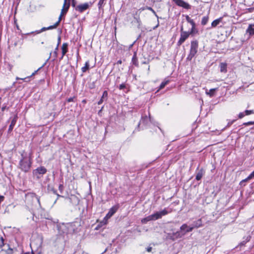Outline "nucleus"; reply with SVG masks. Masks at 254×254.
<instances>
[{
	"label": "nucleus",
	"instance_id": "obj_1",
	"mask_svg": "<svg viewBox=\"0 0 254 254\" xmlns=\"http://www.w3.org/2000/svg\"><path fill=\"white\" fill-rule=\"evenodd\" d=\"M31 159L24 151L21 153V159L19 161L18 168L24 172H27L31 167Z\"/></svg>",
	"mask_w": 254,
	"mask_h": 254
},
{
	"label": "nucleus",
	"instance_id": "obj_2",
	"mask_svg": "<svg viewBox=\"0 0 254 254\" xmlns=\"http://www.w3.org/2000/svg\"><path fill=\"white\" fill-rule=\"evenodd\" d=\"M193 229V227L191 226H188L187 224H184L180 227V230L182 232L177 231L174 234V235L177 238H181L187 233L192 231Z\"/></svg>",
	"mask_w": 254,
	"mask_h": 254
},
{
	"label": "nucleus",
	"instance_id": "obj_3",
	"mask_svg": "<svg viewBox=\"0 0 254 254\" xmlns=\"http://www.w3.org/2000/svg\"><path fill=\"white\" fill-rule=\"evenodd\" d=\"M198 42L197 41H192L191 42L190 49V54L188 56L187 59L191 61L197 52Z\"/></svg>",
	"mask_w": 254,
	"mask_h": 254
},
{
	"label": "nucleus",
	"instance_id": "obj_4",
	"mask_svg": "<svg viewBox=\"0 0 254 254\" xmlns=\"http://www.w3.org/2000/svg\"><path fill=\"white\" fill-rule=\"evenodd\" d=\"M46 168L44 166H40L33 171V175L37 179L41 178L47 172Z\"/></svg>",
	"mask_w": 254,
	"mask_h": 254
},
{
	"label": "nucleus",
	"instance_id": "obj_5",
	"mask_svg": "<svg viewBox=\"0 0 254 254\" xmlns=\"http://www.w3.org/2000/svg\"><path fill=\"white\" fill-rule=\"evenodd\" d=\"M190 35L189 33L183 30V27L182 26L181 28V37L177 43V45L179 46H181L189 37Z\"/></svg>",
	"mask_w": 254,
	"mask_h": 254
},
{
	"label": "nucleus",
	"instance_id": "obj_6",
	"mask_svg": "<svg viewBox=\"0 0 254 254\" xmlns=\"http://www.w3.org/2000/svg\"><path fill=\"white\" fill-rule=\"evenodd\" d=\"M0 240V249H1L2 247H4V249H2V250L4 251L6 254H13V250L9 247V245L8 244L5 245L4 244L3 238L2 237H1Z\"/></svg>",
	"mask_w": 254,
	"mask_h": 254
},
{
	"label": "nucleus",
	"instance_id": "obj_7",
	"mask_svg": "<svg viewBox=\"0 0 254 254\" xmlns=\"http://www.w3.org/2000/svg\"><path fill=\"white\" fill-rule=\"evenodd\" d=\"M178 6L184 8L189 9L190 8V5L183 0H172Z\"/></svg>",
	"mask_w": 254,
	"mask_h": 254
},
{
	"label": "nucleus",
	"instance_id": "obj_8",
	"mask_svg": "<svg viewBox=\"0 0 254 254\" xmlns=\"http://www.w3.org/2000/svg\"><path fill=\"white\" fill-rule=\"evenodd\" d=\"M63 227L67 229L64 233H71L74 231V227L72 223H67L66 225H63Z\"/></svg>",
	"mask_w": 254,
	"mask_h": 254
},
{
	"label": "nucleus",
	"instance_id": "obj_9",
	"mask_svg": "<svg viewBox=\"0 0 254 254\" xmlns=\"http://www.w3.org/2000/svg\"><path fill=\"white\" fill-rule=\"evenodd\" d=\"M70 0H68L69 1ZM67 0H64V3L63 4V8L61 10V15H63L64 14H65L69 7V2H68V3H67Z\"/></svg>",
	"mask_w": 254,
	"mask_h": 254
},
{
	"label": "nucleus",
	"instance_id": "obj_10",
	"mask_svg": "<svg viewBox=\"0 0 254 254\" xmlns=\"http://www.w3.org/2000/svg\"><path fill=\"white\" fill-rule=\"evenodd\" d=\"M118 207L117 206H113L109 210V212L106 215L105 218L108 219V218H110L112 215H113L117 211Z\"/></svg>",
	"mask_w": 254,
	"mask_h": 254
},
{
	"label": "nucleus",
	"instance_id": "obj_11",
	"mask_svg": "<svg viewBox=\"0 0 254 254\" xmlns=\"http://www.w3.org/2000/svg\"><path fill=\"white\" fill-rule=\"evenodd\" d=\"M191 226L193 229L198 228L202 226V222L201 219H199L196 221L193 222Z\"/></svg>",
	"mask_w": 254,
	"mask_h": 254
},
{
	"label": "nucleus",
	"instance_id": "obj_12",
	"mask_svg": "<svg viewBox=\"0 0 254 254\" xmlns=\"http://www.w3.org/2000/svg\"><path fill=\"white\" fill-rule=\"evenodd\" d=\"M149 122H151V119L150 116L149 118H148L147 116L142 117L138 125V127L139 126L140 124H143L144 125H146L148 124Z\"/></svg>",
	"mask_w": 254,
	"mask_h": 254
},
{
	"label": "nucleus",
	"instance_id": "obj_13",
	"mask_svg": "<svg viewBox=\"0 0 254 254\" xmlns=\"http://www.w3.org/2000/svg\"><path fill=\"white\" fill-rule=\"evenodd\" d=\"M88 3H84L82 4H80L77 6V9L80 12H82L87 9L88 7Z\"/></svg>",
	"mask_w": 254,
	"mask_h": 254
},
{
	"label": "nucleus",
	"instance_id": "obj_14",
	"mask_svg": "<svg viewBox=\"0 0 254 254\" xmlns=\"http://www.w3.org/2000/svg\"><path fill=\"white\" fill-rule=\"evenodd\" d=\"M17 115H15L14 116V117L13 118V119L12 120L11 122V124L9 127V128H8V131L10 132V131H11L13 128V127H14L15 124H16V122L17 121Z\"/></svg>",
	"mask_w": 254,
	"mask_h": 254
},
{
	"label": "nucleus",
	"instance_id": "obj_15",
	"mask_svg": "<svg viewBox=\"0 0 254 254\" xmlns=\"http://www.w3.org/2000/svg\"><path fill=\"white\" fill-rule=\"evenodd\" d=\"M220 71L221 72L226 73L227 71V64L225 63H221L220 65Z\"/></svg>",
	"mask_w": 254,
	"mask_h": 254
},
{
	"label": "nucleus",
	"instance_id": "obj_16",
	"mask_svg": "<svg viewBox=\"0 0 254 254\" xmlns=\"http://www.w3.org/2000/svg\"><path fill=\"white\" fill-rule=\"evenodd\" d=\"M67 47H68V44L67 43H64L63 44L62 47V56L61 58L62 59L64 57V56L65 55V54L67 53Z\"/></svg>",
	"mask_w": 254,
	"mask_h": 254
},
{
	"label": "nucleus",
	"instance_id": "obj_17",
	"mask_svg": "<svg viewBox=\"0 0 254 254\" xmlns=\"http://www.w3.org/2000/svg\"><path fill=\"white\" fill-rule=\"evenodd\" d=\"M247 32L250 35L254 34V24H250L247 29Z\"/></svg>",
	"mask_w": 254,
	"mask_h": 254
},
{
	"label": "nucleus",
	"instance_id": "obj_18",
	"mask_svg": "<svg viewBox=\"0 0 254 254\" xmlns=\"http://www.w3.org/2000/svg\"><path fill=\"white\" fill-rule=\"evenodd\" d=\"M222 20V17H220L215 19L211 23V26L212 27H216Z\"/></svg>",
	"mask_w": 254,
	"mask_h": 254
},
{
	"label": "nucleus",
	"instance_id": "obj_19",
	"mask_svg": "<svg viewBox=\"0 0 254 254\" xmlns=\"http://www.w3.org/2000/svg\"><path fill=\"white\" fill-rule=\"evenodd\" d=\"M203 171L202 170H199L196 174L195 179L197 181L200 180L203 175Z\"/></svg>",
	"mask_w": 254,
	"mask_h": 254
},
{
	"label": "nucleus",
	"instance_id": "obj_20",
	"mask_svg": "<svg viewBox=\"0 0 254 254\" xmlns=\"http://www.w3.org/2000/svg\"><path fill=\"white\" fill-rule=\"evenodd\" d=\"M217 88H212L210 89L209 91L207 89H206L205 93L207 95H209L210 97H212L214 95V92L216 90Z\"/></svg>",
	"mask_w": 254,
	"mask_h": 254
},
{
	"label": "nucleus",
	"instance_id": "obj_21",
	"mask_svg": "<svg viewBox=\"0 0 254 254\" xmlns=\"http://www.w3.org/2000/svg\"><path fill=\"white\" fill-rule=\"evenodd\" d=\"M153 220L151 215L148 216L147 217L143 218L141 220L142 223H146L147 222Z\"/></svg>",
	"mask_w": 254,
	"mask_h": 254
},
{
	"label": "nucleus",
	"instance_id": "obj_22",
	"mask_svg": "<svg viewBox=\"0 0 254 254\" xmlns=\"http://www.w3.org/2000/svg\"><path fill=\"white\" fill-rule=\"evenodd\" d=\"M55 28H55V26H54V25L50 26L47 27H43L38 32V33H40L42 32L45 31L47 30H51V29H55Z\"/></svg>",
	"mask_w": 254,
	"mask_h": 254
},
{
	"label": "nucleus",
	"instance_id": "obj_23",
	"mask_svg": "<svg viewBox=\"0 0 254 254\" xmlns=\"http://www.w3.org/2000/svg\"><path fill=\"white\" fill-rule=\"evenodd\" d=\"M151 216L153 218V220H156L161 218L159 212H156V213L152 214Z\"/></svg>",
	"mask_w": 254,
	"mask_h": 254
},
{
	"label": "nucleus",
	"instance_id": "obj_24",
	"mask_svg": "<svg viewBox=\"0 0 254 254\" xmlns=\"http://www.w3.org/2000/svg\"><path fill=\"white\" fill-rule=\"evenodd\" d=\"M171 212V210L168 211L167 210V209H166V208L164 209L163 210H162L161 211H159V212L160 214L161 217H162L163 216H165V215H167V214L170 213Z\"/></svg>",
	"mask_w": 254,
	"mask_h": 254
},
{
	"label": "nucleus",
	"instance_id": "obj_25",
	"mask_svg": "<svg viewBox=\"0 0 254 254\" xmlns=\"http://www.w3.org/2000/svg\"><path fill=\"white\" fill-rule=\"evenodd\" d=\"M89 68V62L87 61L85 63V65L81 68V70L83 72H85Z\"/></svg>",
	"mask_w": 254,
	"mask_h": 254
},
{
	"label": "nucleus",
	"instance_id": "obj_26",
	"mask_svg": "<svg viewBox=\"0 0 254 254\" xmlns=\"http://www.w3.org/2000/svg\"><path fill=\"white\" fill-rule=\"evenodd\" d=\"M208 16H205L202 17L201 23L202 25H205L206 24V23L208 22Z\"/></svg>",
	"mask_w": 254,
	"mask_h": 254
},
{
	"label": "nucleus",
	"instance_id": "obj_27",
	"mask_svg": "<svg viewBox=\"0 0 254 254\" xmlns=\"http://www.w3.org/2000/svg\"><path fill=\"white\" fill-rule=\"evenodd\" d=\"M105 1H106V0H99L98 3V6L99 9L102 8L104 6V5L106 3Z\"/></svg>",
	"mask_w": 254,
	"mask_h": 254
},
{
	"label": "nucleus",
	"instance_id": "obj_28",
	"mask_svg": "<svg viewBox=\"0 0 254 254\" xmlns=\"http://www.w3.org/2000/svg\"><path fill=\"white\" fill-rule=\"evenodd\" d=\"M186 19L187 21L191 25V26H193L194 22L193 21V20L192 19H191L189 17V15H186Z\"/></svg>",
	"mask_w": 254,
	"mask_h": 254
},
{
	"label": "nucleus",
	"instance_id": "obj_29",
	"mask_svg": "<svg viewBox=\"0 0 254 254\" xmlns=\"http://www.w3.org/2000/svg\"><path fill=\"white\" fill-rule=\"evenodd\" d=\"M169 80H166V81L162 82L161 83L159 89H163L169 83Z\"/></svg>",
	"mask_w": 254,
	"mask_h": 254
},
{
	"label": "nucleus",
	"instance_id": "obj_30",
	"mask_svg": "<svg viewBox=\"0 0 254 254\" xmlns=\"http://www.w3.org/2000/svg\"><path fill=\"white\" fill-rule=\"evenodd\" d=\"M192 26V27L191 28L190 31L188 32V33H190V35L193 34L195 32V23H194L193 26Z\"/></svg>",
	"mask_w": 254,
	"mask_h": 254
},
{
	"label": "nucleus",
	"instance_id": "obj_31",
	"mask_svg": "<svg viewBox=\"0 0 254 254\" xmlns=\"http://www.w3.org/2000/svg\"><path fill=\"white\" fill-rule=\"evenodd\" d=\"M107 97H108V92L107 91H104L103 93V95H102V96L101 97V99H107Z\"/></svg>",
	"mask_w": 254,
	"mask_h": 254
},
{
	"label": "nucleus",
	"instance_id": "obj_32",
	"mask_svg": "<svg viewBox=\"0 0 254 254\" xmlns=\"http://www.w3.org/2000/svg\"><path fill=\"white\" fill-rule=\"evenodd\" d=\"M62 16L63 15L60 14V15L59 17L58 21L57 22H56L55 24H54V26H55V28H57V27L59 25V23H60V21H61Z\"/></svg>",
	"mask_w": 254,
	"mask_h": 254
},
{
	"label": "nucleus",
	"instance_id": "obj_33",
	"mask_svg": "<svg viewBox=\"0 0 254 254\" xmlns=\"http://www.w3.org/2000/svg\"><path fill=\"white\" fill-rule=\"evenodd\" d=\"M48 190L49 191H52L54 194H57V191L53 187H51L49 185L48 186Z\"/></svg>",
	"mask_w": 254,
	"mask_h": 254
},
{
	"label": "nucleus",
	"instance_id": "obj_34",
	"mask_svg": "<svg viewBox=\"0 0 254 254\" xmlns=\"http://www.w3.org/2000/svg\"><path fill=\"white\" fill-rule=\"evenodd\" d=\"M245 115L246 116H248V115H250L251 114H254V111L253 110H246L245 111Z\"/></svg>",
	"mask_w": 254,
	"mask_h": 254
},
{
	"label": "nucleus",
	"instance_id": "obj_35",
	"mask_svg": "<svg viewBox=\"0 0 254 254\" xmlns=\"http://www.w3.org/2000/svg\"><path fill=\"white\" fill-rule=\"evenodd\" d=\"M146 8L148 10H150V11H152L154 14L157 17H158L157 15L156 14L155 11L154 10V9L151 7H149V6H146Z\"/></svg>",
	"mask_w": 254,
	"mask_h": 254
},
{
	"label": "nucleus",
	"instance_id": "obj_36",
	"mask_svg": "<svg viewBox=\"0 0 254 254\" xmlns=\"http://www.w3.org/2000/svg\"><path fill=\"white\" fill-rule=\"evenodd\" d=\"M254 125V121H250L248 122L244 123L243 124V125L247 126L250 125Z\"/></svg>",
	"mask_w": 254,
	"mask_h": 254
},
{
	"label": "nucleus",
	"instance_id": "obj_37",
	"mask_svg": "<svg viewBox=\"0 0 254 254\" xmlns=\"http://www.w3.org/2000/svg\"><path fill=\"white\" fill-rule=\"evenodd\" d=\"M132 61H133V64H134L135 65H137V59H136V55L134 54L133 58H132Z\"/></svg>",
	"mask_w": 254,
	"mask_h": 254
},
{
	"label": "nucleus",
	"instance_id": "obj_38",
	"mask_svg": "<svg viewBox=\"0 0 254 254\" xmlns=\"http://www.w3.org/2000/svg\"><path fill=\"white\" fill-rule=\"evenodd\" d=\"M45 64H46V63H44V64H43V65H42L40 67H39V68L37 70L35 71H34V72L31 74V75L30 76H33V75H35V74L37 73V72L39 70H40V69H41L43 67H44V66H45Z\"/></svg>",
	"mask_w": 254,
	"mask_h": 254
},
{
	"label": "nucleus",
	"instance_id": "obj_39",
	"mask_svg": "<svg viewBox=\"0 0 254 254\" xmlns=\"http://www.w3.org/2000/svg\"><path fill=\"white\" fill-rule=\"evenodd\" d=\"M58 45H57L56 48H55V50L54 52V57L55 58H56L57 57V55H58Z\"/></svg>",
	"mask_w": 254,
	"mask_h": 254
},
{
	"label": "nucleus",
	"instance_id": "obj_40",
	"mask_svg": "<svg viewBox=\"0 0 254 254\" xmlns=\"http://www.w3.org/2000/svg\"><path fill=\"white\" fill-rule=\"evenodd\" d=\"M245 116H246L245 112H241L238 115V117L239 119L243 118Z\"/></svg>",
	"mask_w": 254,
	"mask_h": 254
},
{
	"label": "nucleus",
	"instance_id": "obj_41",
	"mask_svg": "<svg viewBox=\"0 0 254 254\" xmlns=\"http://www.w3.org/2000/svg\"><path fill=\"white\" fill-rule=\"evenodd\" d=\"M250 240V237H248L247 238V239H246V242L243 241V242H242L240 244V245H244L247 242H249Z\"/></svg>",
	"mask_w": 254,
	"mask_h": 254
},
{
	"label": "nucleus",
	"instance_id": "obj_42",
	"mask_svg": "<svg viewBox=\"0 0 254 254\" xmlns=\"http://www.w3.org/2000/svg\"><path fill=\"white\" fill-rule=\"evenodd\" d=\"M126 87V85L124 83L121 84L119 87V88L120 90H122Z\"/></svg>",
	"mask_w": 254,
	"mask_h": 254
},
{
	"label": "nucleus",
	"instance_id": "obj_43",
	"mask_svg": "<svg viewBox=\"0 0 254 254\" xmlns=\"http://www.w3.org/2000/svg\"><path fill=\"white\" fill-rule=\"evenodd\" d=\"M236 120H232L231 121H229L228 123V124L227 125V127H230L233 124V123H234V122Z\"/></svg>",
	"mask_w": 254,
	"mask_h": 254
},
{
	"label": "nucleus",
	"instance_id": "obj_44",
	"mask_svg": "<svg viewBox=\"0 0 254 254\" xmlns=\"http://www.w3.org/2000/svg\"><path fill=\"white\" fill-rule=\"evenodd\" d=\"M59 189L60 191L62 192L64 190V186L62 184L60 185L59 186Z\"/></svg>",
	"mask_w": 254,
	"mask_h": 254
},
{
	"label": "nucleus",
	"instance_id": "obj_45",
	"mask_svg": "<svg viewBox=\"0 0 254 254\" xmlns=\"http://www.w3.org/2000/svg\"><path fill=\"white\" fill-rule=\"evenodd\" d=\"M74 98H75L74 97H70V98H68V99H67V101H68V102H73V101H74Z\"/></svg>",
	"mask_w": 254,
	"mask_h": 254
},
{
	"label": "nucleus",
	"instance_id": "obj_46",
	"mask_svg": "<svg viewBox=\"0 0 254 254\" xmlns=\"http://www.w3.org/2000/svg\"><path fill=\"white\" fill-rule=\"evenodd\" d=\"M254 177V171L248 177V179H251Z\"/></svg>",
	"mask_w": 254,
	"mask_h": 254
},
{
	"label": "nucleus",
	"instance_id": "obj_47",
	"mask_svg": "<svg viewBox=\"0 0 254 254\" xmlns=\"http://www.w3.org/2000/svg\"><path fill=\"white\" fill-rule=\"evenodd\" d=\"M103 100H104L103 99L101 98V99L98 102V105L101 104L103 103Z\"/></svg>",
	"mask_w": 254,
	"mask_h": 254
},
{
	"label": "nucleus",
	"instance_id": "obj_48",
	"mask_svg": "<svg viewBox=\"0 0 254 254\" xmlns=\"http://www.w3.org/2000/svg\"><path fill=\"white\" fill-rule=\"evenodd\" d=\"M136 20L137 21V22L138 23V25H140V20L139 19V18H136Z\"/></svg>",
	"mask_w": 254,
	"mask_h": 254
},
{
	"label": "nucleus",
	"instance_id": "obj_49",
	"mask_svg": "<svg viewBox=\"0 0 254 254\" xmlns=\"http://www.w3.org/2000/svg\"><path fill=\"white\" fill-rule=\"evenodd\" d=\"M151 249H152V248L151 247H149L147 249V251L148 252H151Z\"/></svg>",
	"mask_w": 254,
	"mask_h": 254
},
{
	"label": "nucleus",
	"instance_id": "obj_50",
	"mask_svg": "<svg viewBox=\"0 0 254 254\" xmlns=\"http://www.w3.org/2000/svg\"><path fill=\"white\" fill-rule=\"evenodd\" d=\"M60 42H61V38H60V37H59L58 38V46L59 45Z\"/></svg>",
	"mask_w": 254,
	"mask_h": 254
},
{
	"label": "nucleus",
	"instance_id": "obj_51",
	"mask_svg": "<svg viewBox=\"0 0 254 254\" xmlns=\"http://www.w3.org/2000/svg\"><path fill=\"white\" fill-rule=\"evenodd\" d=\"M122 61H121V60H119V61L117 62V64H122Z\"/></svg>",
	"mask_w": 254,
	"mask_h": 254
},
{
	"label": "nucleus",
	"instance_id": "obj_52",
	"mask_svg": "<svg viewBox=\"0 0 254 254\" xmlns=\"http://www.w3.org/2000/svg\"><path fill=\"white\" fill-rule=\"evenodd\" d=\"M26 78H20L18 77H16V80H19V79H21V80H25Z\"/></svg>",
	"mask_w": 254,
	"mask_h": 254
},
{
	"label": "nucleus",
	"instance_id": "obj_53",
	"mask_svg": "<svg viewBox=\"0 0 254 254\" xmlns=\"http://www.w3.org/2000/svg\"><path fill=\"white\" fill-rule=\"evenodd\" d=\"M37 201H38V203H39V204H40L39 198V197H37Z\"/></svg>",
	"mask_w": 254,
	"mask_h": 254
},
{
	"label": "nucleus",
	"instance_id": "obj_54",
	"mask_svg": "<svg viewBox=\"0 0 254 254\" xmlns=\"http://www.w3.org/2000/svg\"><path fill=\"white\" fill-rule=\"evenodd\" d=\"M145 9H146V8H145V7H142V8H141L140 9V10H144Z\"/></svg>",
	"mask_w": 254,
	"mask_h": 254
},
{
	"label": "nucleus",
	"instance_id": "obj_55",
	"mask_svg": "<svg viewBox=\"0 0 254 254\" xmlns=\"http://www.w3.org/2000/svg\"><path fill=\"white\" fill-rule=\"evenodd\" d=\"M51 54H52V53L51 52V53H50V57H49V58H48V59L47 60H48L50 58V57H51Z\"/></svg>",
	"mask_w": 254,
	"mask_h": 254
},
{
	"label": "nucleus",
	"instance_id": "obj_56",
	"mask_svg": "<svg viewBox=\"0 0 254 254\" xmlns=\"http://www.w3.org/2000/svg\"><path fill=\"white\" fill-rule=\"evenodd\" d=\"M143 64H147V62H143Z\"/></svg>",
	"mask_w": 254,
	"mask_h": 254
},
{
	"label": "nucleus",
	"instance_id": "obj_57",
	"mask_svg": "<svg viewBox=\"0 0 254 254\" xmlns=\"http://www.w3.org/2000/svg\"><path fill=\"white\" fill-rule=\"evenodd\" d=\"M58 195V197H60V196H61V195H60L59 194H57Z\"/></svg>",
	"mask_w": 254,
	"mask_h": 254
}]
</instances>
